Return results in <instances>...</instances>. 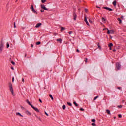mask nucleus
<instances>
[{
	"mask_svg": "<svg viewBox=\"0 0 126 126\" xmlns=\"http://www.w3.org/2000/svg\"><path fill=\"white\" fill-rule=\"evenodd\" d=\"M3 44L1 43L0 44V53H1L2 52V50H3Z\"/></svg>",
	"mask_w": 126,
	"mask_h": 126,
	"instance_id": "f257e3e1",
	"label": "nucleus"
},
{
	"mask_svg": "<svg viewBox=\"0 0 126 126\" xmlns=\"http://www.w3.org/2000/svg\"><path fill=\"white\" fill-rule=\"evenodd\" d=\"M116 68L117 69L120 70L121 69V64L119 63H116Z\"/></svg>",
	"mask_w": 126,
	"mask_h": 126,
	"instance_id": "f03ea898",
	"label": "nucleus"
},
{
	"mask_svg": "<svg viewBox=\"0 0 126 126\" xmlns=\"http://www.w3.org/2000/svg\"><path fill=\"white\" fill-rule=\"evenodd\" d=\"M32 109H34V111H36V112H37V113H39L40 112V111H39V109H38V108L33 106L32 107Z\"/></svg>",
	"mask_w": 126,
	"mask_h": 126,
	"instance_id": "7ed1b4c3",
	"label": "nucleus"
},
{
	"mask_svg": "<svg viewBox=\"0 0 126 126\" xmlns=\"http://www.w3.org/2000/svg\"><path fill=\"white\" fill-rule=\"evenodd\" d=\"M107 34H114V31L108 30Z\"/></svg>",
	"mask_w": 126,
	"mask_h": 126,
	"instance_id": "20e7f679",
	"label": "nucleus"
},
{
	"mask_svg": "<svg viewBox=\"0 0 126 126\" xmlns=\"http://www.w3.org/2000/svg\"><path fill=\"white\" fill-rule=\"evenodd\" d=\"M104 9H106L107 10H108V11H113V9L109 8V7H103Z\"/></svg>",
	"mask_w": 126,
	"mask_h": 126,
	"instance_id": "39448f33",
	"label": "nucleus"
},
{
	"mask_svg": "<svg viewBox=\"0 0 126 126\" xmlns=\"http://www.w3.org/2000/svg\"><path fill=\"white\" fill-rule=\"evenodd\" d=\"M41 7L42 8V9H44V10H48L49 9H47L45 7V5H41Z\"/></svg>",
	"mask_w": 126,
	"mask_h": 126,
	"instance_id": "423d86ee",
	"label": "nucleus"
},
{
	"mask_svg": "<svg viewBox=\"0 0 126 126\" xmlns=\"http://www.w3.org/2000/svg\"><path fill=\"white\" fill-rule=\"evenodd\" d=\"M41 25H42V23H39L36 24V25L35 26V27L36 28H38L40 27V26H41Z\"/></svg>",
	"mask_w": 126,
	"mask_h": 126,
	"instance_id": "0eeeda50",
	"label": "nucleus"
},
{
	"mask_svg": "<svg viewBox=\"0 0 126 126\" xmlns=\"http://www.w3.org/2000/svg\"><path fill=\"white\" fill-rule=\"evenodd\" d=\"M84 21L86 22L87 25H89V23H88V21H87V18H86V17H85Z\"/></svg>",
	"mask_w": 126,
	"mask_h": 126,
	"instance_id": "6e6552de",
	"label": "nucleus"
},
{
	"mask_svg": "<svg viewBox=\"0 0 126 126\" xmlns=\"http://www.w3.org/2000/svg\"><path fill=\"white\" fill-rule=\"evenodd\" d=\"M25 113L28 115V116H31V113L28 111H26Z\"/></svg>",
	"mask_w": 126,
	"mask_h": 126,
	"instance_id": "1a4fd4ad",
	"label": "nucleus"
},
{
	"mask_svg": "<svg viewBox=\"0 0 126 126\" xmlns=\"http://www.w3.org/2000/svg\"><path fill=\"white\" fill-rule=\"evenodd\" d=\"M10 91L12 93V95H13V96H14V94L13 93V88L10 89Z\"/></svg>",
	"mask_w": 126,
	"mask_h": 126,
	"instance_id": "9d476101",
	"label": "nucleus"
},
{
	"mask_svg": "<svg viewBox=\"0 0 126 126\" xmlns=\"http://www.w3.org/2000/svg\"><path fill=\"white\" fill-rule=\"evenodd\" d=\"M106 113L108 114V115H111V111L109 109L106 110Z\"/></svg>",
	"mask_w": 126,
	"mask_h": 126,
	"instance_id": "9b49d317",
	"label": "nucleus"
},
{
	"mask_svg": "<svg viewBox=\"0 0 126 126\" xmlns=\"http://www.w3.org/2000/svg\"><path fill=\"white\" fill-rule=\"evenodd\" d=\"M56 40L57 42H59L60 44H62V39L61 38L57 39Z\"/></svg>",
	"mask_w": 126,
	"mask_h": 126,
	"instance_id": "f8f14e48",
	"label": "nucleus"
},
{
	"mask_svg": "<svg viewBox=\"0 0 126 126\" xmlns=\"http://www.w3.org/2000/svg\"><path fill=\"white\" fill-rule=\"evenodd\" d=\"M9 87L10 89L13 88H12V84H11V83H9Z\"/></svg>",
	"mask_w": 126,
	"mask_h": 126,
	"instance_id": "ddd939ff",
	"label": "nucleus"
},
{
	"mask_svg": "<svg viewBox=\"0 0 126 126\" xmlns=\"http://www.w3.org/2000/svg\"><path fill=\"white\" fill-rule=\"evenodd\" d=\"M73 17H74V20H76V14L75 13L73 14Z\"/></svg>",
	"mask_w": 126,
	"mask_h": 126,
	"instance_id": "4468645a",
	"label": "nucleus"
},
{
	"mask_svg": "<svg viewBox=\"0 0 126 126\" xmlns=\"http://www.w3.org/2000/svg\"><path fill=\"white\" fill-rule=\"evenodd\" d=\"M16 115L17 116H20V117H23V115H21L19 112L17 113Z\"/></svg>",
	"mask_w": 126,
	"mask_h": 126,
	"instance_id": "2eb2a0df",
	"label": "nucleus"
},
{
	"mask_svg": "<svg viewBox=\"0 0 126 126\" xmlns=\"http://www.w3.org/2000/svg\"><path fill=\"white\" fill-rule=\"evenodd\" d=\"M113 5H114V6H116V5H117V1L115 0L113 2Z\"/></svg>",
	"mask_w": 126,
	"mask_h": 126,
	"instance_id": "dca6fc26",
	"label": "nucleus"
},
{
	"mask_svg": "<svg viewBox=\"0 0 126 126\" xmlns=\"http://www.w3.org/2000/svg\"><path fill=\"white\" fill-rule=\"evenodd\" d=\"M117 20H118V21H119V24H121V23H122V20H121V19H120V18H118L117 19Z\"/></svg>",
	"mask_w": 126,
	"mask_h": 126,
	"instance_id": "f3484780",
	"label": "nucleus"
},
{
	"mask_svg": "<svg viewBox=\"0 0 126 126\" xmlns=\"http://www.w3.org/2000/svg\"><path fill=\"white\" fill-rule=\"evenodd\" d=\"M27 103L28 104L30 105V106H31V107H33V105L30 103V102H29V101L27 100Z\"/></svg>",
	"mask_w": 126,
	"mask_h": 126,
	"instance_id": "a211bd4d",
	"label": "nucleus"
},
{
	"mask_svg": "<svg viewBox=\"0 0 126 126\" xmlns=\"http://www.w3.org/2000/svg\"><path fill=\"white\" fill-rule=\"evenodd\" d=\"M74 105H75V107H78V104H77V103H76V102L74 101L73 102Z\"/></svg>",
	"mask_w": 126,
	"mask_h": 126,
	"instance_id": "6ab92c4d",
	"label": "nucleus"
},
{
	"mask_svg": "<svg viewBox=\"0 0 126 126\" xmlns=\"http://www.w3.org/2000/svg\"><path fill=\"white\" fill-rule=\"evenodd\" d=\"M102 22H106V19L104 18H102Z\"/></svg>",
	"mask_w": 126,
	"mask_h": 126,
	"instance_id": "aec40b11",
	"label": "nucleus"
},
{
	"mask_svg": "<svg viewBox=\"0 0 126 126\" xmlns=\"http://www.w3.org/2000/svg\"><path fill=\"white\" fill-rule=\"evenodd\" d=\"M49 97H50L52 100H54V98L53 97V95H52V94H50Z\"/></svg>",
	"mask_w": 126,
	"mask_h": 126,
	"instance_id": "412c9836",
	"label": "nucleus"
},
{
	"mask_svg": "<svg viewBox=\"0 0 126 126\" xmlns=\"http://www.w3.org/2000/svg\"><path fill=\"white\" fill-rule=\"evenodd\" d=\"M99 98V96H96L94 98V101H95V100H97Z\"/></svg>",
	"mask_w": 126,
	"mask_h": 126,
	"instance_id": "4be33fe9",
	"label": "nucleus"
},
{
	"mask_svg": "<svg viewBox=\"0 0 126 126\" xmlns=\"http://www.w3.org/2000/svg\"><path fill=\"white\" fill-rule=\"evenodd\" d=\"M67 105H68V106H72V104H71V103L70 102H67Z\"/></svg>",
	"mask_w": 126,
	"mask_h": 126,
	"instance_id": "5701e85b",
	"label": "nucleus"
},
{
	"mask_svg": "<svg viewBox=\"0 0 126 126\" xmlns=\"http://www.w3.org/2000/svg\"><path fill=\"white\" fill-rule=\"evenodd\" d=\"M108 46H109V47H110V48H111V47H113V43H110Z\"/></svg>",
	"mask_w": 126,
	"mask_h": 126,
	"instance_id": "b1692460",
	"label": "nucleus"
},
{
	"mask_svg": "<svg viewBox=\"0 0 126 126\" xmlns=\"http://www.w3.org/2000/svg\"><path fill=\"white\" fill-rule=\"evenodd\" d=\"M46 1V0H41V2H42V3H45Z\"/></svg>",
	"mask_w": 126,
	"mask_h": 126,
	"instance_id": "393cba45",
	"label": "nucleus"
},
{
	"mask_svg": "<svg viewBox=\"0 0 126 126\" xmlns=\"http://www.w3.org/2000/svg\"><path fill=\"white\" fill-rule=\"evenodd\" d=\"M9 47V43H7V44H6V48L7 49H8Z\"/></svg>",
	"mask_w": 126,
	"mask_h": 126,
	"instance_id": "a878e982",
	"label": "nucleus"
},
{
	"mask_svg": "<svg viewBox=\"0 0 126 126\" xmlns=\"http://www.w3.org/2000/svg\"><path fill=\"white\" fill-rule=\"evenodd\" d=\"M92 122L93 123H95V122H96V120L95 119H92Z\"/></svg>",
	"mask_w": 126,
	"mask_h": 126,
	"instance_id": "bb28decb",
	"label": "nucleus"
},
{
	"mask_svg": "<svg viewBox=\"0 0 126 126\" xmlns=\"http://www.w3.org/2000/svg\"><path fill=\"white\" fill-rule=\"evenodd\" d=\"M62 108L63 110H64L66 108L65 105H63Z\"/></svg>",
	"mask_w": 126,
	"mask_h": 126,
	"instance_id": "cd10ccee",
	"label": "nucleus"
},
{
	"mask_svg": "<svg viewBox=\"0 0 126 126\" xmlns=\"http://www.w3.org/2000/svg\"><path fill=\"white\" fill-rule=\"evenodd\" d=\"M32 11L34 13H36V10L35 9H34V8L32 9Z\"/></svg>",
	"mask_w": 126,
	"mask_h": 126,
	"instance_id": "c85d7f7f",
	"label": "nucleus"
},
{
	"mask_svg": "<svg viewBox=\"0 0 126 126\" xmlns=\"http://www.w3.org/2000/svg\"><path fill=\"white\" fill-rule=\"evenodd\" d=\"M11 63L12 64H13V65H14V64H15V63L13 61H11Z\"/></svg>",
	"mask_w": 126,
	"mask_h": 126,
	"instance_id": "c756f323",
	"label": "nucleus"
},
{
	"mask_svg": "<svg viewBox=\"0 0 126 126\" xmlns=\"http://www.w3.org/2000/svg\"><path fill=\"white\" fill-rule=\"evenodd\" d=\"M118 107L119 109H121V108H123V106H122V105H119V106H118Z\"/></svg>",
	"mask_w": 126,
	"mask_h": 126,
	"instance_id": "7c9ffc66",
	"label": "nucleus"
},
{
	"mask_svg": "<svg viewBox=\"0 0 126 126\" xmlns=\"http://www.w3.org/2000/svg\"><path fill=\"white\" fill-rule=\"evenodd\" d=\"M64 29H65V28L64 27H61V30L62 31L64 30Z\"/></svg>",
	"mask_w": 126,
	"mask_h": 126,
	"instance_id": "2f4dec72",
	"label": "nucleus"
},
{
	"mask_svg": "<svg viewBox=\"0 0 126 126\" xmlns=\"http://www.w3.org/2000/svg\"><path fill=\"white\" fill-rule=\"evenodd\" d=\"M72 32H73L72 31H70V32H69V35H71V34H72Z\"/></svg>",
	"mask_w": 126,
	"mask_h": 126,
	"instance_id": "473e14b6",
	"label": "nucleus"
},
{
	"mask_svg": "<svg viewBox=\"0 0 126 126\" xmlns=\"http://www.w3.org/2000/svg\"><path fill=\"white\" fill-rule=\"evenodd\" d=\"M40 44H41V42L40 41L36 42V45H40Z\"/></svg>",
	"mask_w": 126,
	"mask_h": 126,
	"instance_id": "72a5a7b5",
	"label": "nucleus"
},
{
	"mask_svg": "<svg viewBox=\"0 0 126 126\" xmlns=\"http://www.w3.org/2000/svg\"><path fill=\"white\" fill-rule=\"evenodd\" d=\"M34 9V7L33 6V5H32L31 6V9Z\"/></svg>",
	"mask_w": 126,
	"mask_h": 126,
	"instance_id": "f704fd0d",
	"label": "nucleus"
},
{
	"mask_svg": "<svg viewBox=\"0 0 126 126\" xmlns=\"http://www.w3.org/2000/svg\"><path fill=\"white\" fill-rule=\"evenodd\" d=\"M14 28H16V26L15 25V22L14 23Z\"/></svg>",
	"mask_w": 126,
	"mask_h": 126,
	"instance_id": "c9c22d12",
	"label": "nucleus"
},
{
	"mask_svg": "<svg viewBox=\"0 0 126 126\" xmlns=\"http://www.w3.org/2000/svg\"><path fill=\"white\" fill-rule=\"evenodd\" d=\"M92 126H96V124L94 123H92Z\"/></svg>",
	"mask_w": 126,
	"mask_h": 126,
	"instance_id": "e433bc0d",
	"label": "nucleus"
},
{
	"mask_svg": "<svg viewBox=\"0 0 126 126\" xmlns=\"http://www.w3.org/2000/svg\"><path fill=\"white\" fill-rule=\"evenodd\" d=\"M14 81V77H13L12 78V82H13Z\"/></svg>",
	"mask_w": 126,
	"mask_h": 126,
	"instance_id": "4c0bfd02",
	"label": "nucleus"
},
{
	"mask_svg": "<svg viewBox=\"0 0 126 126\" xmlns=\"http://www.w3.org/2000/svg\"><path fill=\"white\" fill-rule=\"evenodd\" d=\"M118 117H119V118H122V115L119 114Z\"/></svg>",
	"mask_w": 126,
	"mask_h": 126,
	"instance_id": "58836bf2",
	"label": "nucleus"
},
{
	"mask_svg": "<svg viewBox=\"0 0 126 126\" xmlns=\"http://www.w3.org/2000/svg\"><path fill=\"white\" fill-rule=\"evenodd\" d=\"M118 89H119V90H121L122 89V88L121 87H118Z\"/></svg>",
	"mask_w": 126,
	"mask_h": 126,
	"instance_id": "ea45409f",
	"label": "nucleus"
},
{
	"mask_svg": "<svg viewBox=\"0 0 126 126\" xmlns=\"http://www.w3.org/2000/svg\"><path fill=\"white\" fill-rule=\"evenodd\" d=\"M80 111H84V110L83 109V108H80Z\"/></svg>",
	"mask_w": 126,
	"mask_h": 126,
	"instance_id": "a19ab883",
	"label": "nucleus"
},
{
	"mask_svg": "<svg viewBox=\"0 0 126 126\" xmlns=\"http://www.w3.org/2000/svg\"><path fill=\"white\" fill-rule=\"evenodd\" d=\"M89 22H90L91 23H92V21H91V20H90V19H89Z\"/></svg>",
	"mask_w": 126,
	"mask_h": 126,
	"instance_id": "79ce46f5",
	"label": "nucleus"
},
{
	"mask_svg": "<svg viewBox=\"0 0 126 126\" xmlns=\"http://www.w3.org/2000/svg\"><path fill=\"white\" fill-rule=\"evenodd\" d=\"M22 82H24V78H23L22 79Z\"/></svg>",
	"mask_w": 126,
	"mask_h": 126,
	"instance_id": "37998d69",
	"label": "nucleus"
},
{
	"mask_svg": "<svg viewBox=\"0 0 126 126\" xmlns=\"http://www.w3.org/2000/svg\"><path fill=\"white\" fill-rule=\"evenodd\" d=\"M45 114L46 115V116H49V114H48V113H47V112H45Z\"/></svg>",
	"mask_w": 126,
	"mask_h": 126,
	"instance_id": "c03bdc74",
	"label": "nucleus"
},
{
	"mask_svg": "<svg viewBox=\"0 0 126 126\" xmlns=\"http://www.w3.org/2000/svg\"><path fill=\"white\" fill-rule=\"evenodd\" d=\"M98 49H101V46L100 45H98Z\"/></svg>",
	"mask_w": 126,
	"mask_h": 126,
	"instance_id": "a18cd8bd",
	"label": "nucleus"
},
{
	"mask_svg": "<svg viewBox=\"0 0 126 126\" xmlns=\"http://www.w3.org/2000/svg\"><path fill=\"white\" fill-rule=\"evenodd\" d=\"M54 36H57V33H54Z\"/></svg>",
	"mask_w": 126,
	"mask_h": 126,
	"instance_id": "49530a36",
	"label": "nucleus"
},
{
	"mask_svg": "<svg viewBox=\"0 0 126 126\" xmlns=\"http://www.w3.org/2000/svg\"><path fill=\"white\" fill-rule=\"evenodd\" d=\"M39 102H40V103H42V100L39 99Z\"/></svg>",
	"mask_w": 126,
	"mask_h": 126,
	"instance_id": "de8ad7c7",
	"label": "nucleus"
},
{
	"mask_svg": "<svg viewBox=\"0 0 126 126\" xmlns=\"http://www.w3.org/2000/svg\"><path fill=\"white\" fill-rule=\"evenodd\" d=\"M41 12H44V10H41Z\"/></svg>",
	"mask_w": 126,
	"mask_h": 126,
	"instance_id": "09e8293b",
	"label": "nucleus"
},
{
	"mask_svg": "<svg viewBox=\"0 0 126 126\" xmlns=\"http://www.w3.org/2000/svg\"><path fill=\"white\" fill-rule=\"evenodd\" d=\"M77 52H78V53H79V50L78 49H77Z\"/></svg>",
	"mask_w": 126,
	"mask_h": 126,
	"instance_id": "8fccbe9b",
	"label": "nucleus"
},
{
	"mask_svg": "<svg viewBox=\"0 0 126 126\" xmlns=\"http://www.w3.org/2000/svg\"><path fill=\"white\" fill-rule=\"evenodd\" d=\"M31 46H32V47H34V45H33V44H32V45H31Z\"/></svg>",
	"mask_w": 126,
	"mask_h": 126,
	"instance_id": "3c124183",
	"label": "nucleus"
},
{
	"mask_svg": "<svg viewBox=\"0 0 126 126\" xmlns=\"http://www.w3.org/2000/svg\"><path fill=\"white\" fill-rule=\"evenodd\" d=\"M35 116L36 117V118H37V119H39V117H38L37 115H35Z\"/></svg>",
	"mask_w": 126,
	"mask_h": 126,
	"instance_id": "603ef678",
	"label": "nucleus"
},
{
	"mask_svg": "<svg viewBox=\"0 0 126 126\" xmlns=\"http://www.w3.org/2000/svg\"><path fill=\"white\" fill-rule=\"evenodd\" d=\"M35 116L36 117V118H37V119H39V117H38L37 115H35Z\"/></svg>",
	"mask_w": 126,
	"mask_h": 126,
	"instance_id": "864d4df0",
	"label": "nucleus"
},
{
	"mask_svg": "<svg viewBox=\"0 0 126 126\" xmlns=\"http://www.w3.org/2000/svg\"><path fill=\"white\" fill-rule=\"evenodd\" d=\"M125 102V100H122V103H124Z\"/></svg>",
	"mask_w": 126,
	"mask_h": 126,
	"instance_id": "5fc2aeb1",
	"label": "nucleus"
},
{
	"mask_svg": "<svg viewBox=\"0 0 126 126\" xmlns=\"http://www.w3.org/2000/svg\"><path fill=\"white\" fill-rule=\"evenodd\" d=\"M121 18H124V17L123 16H121Z\"/></svg>",
	"mask_w": 126,
	"mask_h": 126,
	"instance_id": "6e6d98bb",
	"label": "nucleus"
},
{
	"mask_svg": "<svg viewBox=\"0 0 126 126\" xmlns=\"http://www.w3.org/2000/svg\"><path fill=\"white\" fill-rule=\"evenodd\" d=\"M39 120H41V118L40 117L38 118Z\"/></svg>",
	"mask_w": 126,
	"mask_h": 126,
	"instance_id": "4d7b16f0",
	"label": "nucleus"
},
{
	"mask_svg": "<svg viewBox=\"0 0 126 126\" xmlns=\"http://www.w3.org/2000/svg\"><path fill=\"white\" fill-rule=\"evenodd\" d=\"M11 69H13V67H11Z\"/></svg>",
	"mask_w": 126,
	"mask_h": 126,
	"instance_id": "13d9d810",
	"label": "nucleus"
},
{
	"mask_svg": "<svg viewBox=\"0 0 126 126\" xmlns=\"http://www.w3.org/2000/svg\"><path fill=\"white\" fill-rule=\"evenodd\" d=\"M113 51H114V52H116V50H114Z\"/></svg>",
	"mask_w": 126,
	"mask_h": 126,
	"instance_id": "bf43d9fd",
	"label": "nucleus"
},
{
	"mask_svg": "<svg viewBox=\"0 0 126 126\" xmlns=\"http://www.w3.org/2000/svg\"><path fill=\"white\" fill-rule=\"evenodd\" d=\"M87 62V59L86 60V62Z\"/></svg>",
	"mask_w": 126,
	"mask_h": 126,
	"instance_id": "052dcab7",
	"label": "nucleus"
},
{
	"mask_svg": "<svg viewBox=\"0 0 126 126\" xmlns=\"http://www.w3.org/2000/svg\"><path fill=\"white\" fill-rule=\"evenodd\" d=\"M25 57H26V54H25Z\"/></svg>",
	"mask_w": 126,
	"mask_h": 126,
	"instance_id": "680f3d73",
	"label": "nucleus"
},
{
	"mask_svg": "<svg viewBox=\"0 0 126 126\" xmlns=\"http://www.w3.org/2000/svg\"><path fill=\"white\" fill-rule=\"evenodd\" d=\"M17 0H17L16 1V2H17Z\"/></svg>",
	"mask_w": 126,
	"mask_h": 126,
	"instance_id": "e2e57ef3",
	"label": "nucleus"
},
{
	"mask_svg": "<svg viewBox=\"0 0 126 126\" xmlns=\"http://www.w3.org/2000/svg\"><path fill=\"white\" fill-rule=\"evenodd\" d=\"M98 8H99V7H97Z\"/></svg>",
	"mask_w": 126,
	"mask_h": 126,
	"instance_id": "0e129e2a",
	"label": "nucleus"
}]
</instances>
